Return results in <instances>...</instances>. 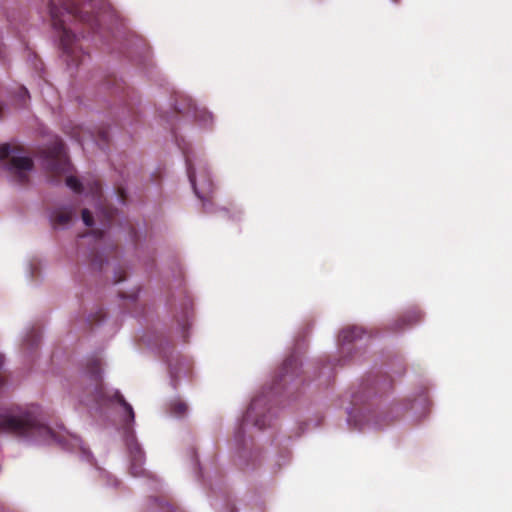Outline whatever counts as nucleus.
I'll use <instances>...</instances> for the list:
<instances>
[{
	"label": "nucleus",
	"instance_id": "nucleus-5",
	"mask_svg": "<svg viewBox=\"0 0 512 512\" xmlns=\"http://www.w3.org/2000/svg\"><path fill=\"white\" fill-rule=\"evenodd\" d=\"M47 169L54 174H62L69 170V161L65 144L61 140L55 141L44 151Z\"/></svg>",
	"mask_w": 512,
	"mask_h": 512
},
{
	"label": "nucleus",
	"instance_id": "nucleus-13",
	"mask_svg": "<svg viewBox=\"0 0 512 512\" xmlns=\"http://www.w3.org/2000/svg\"><path fill=\"white\" fill-rule=\"evenodd\" d=\"M187 405L183 401L175 400L170 403V412L176 417H182L187 412Z\"/></svg>",
	"mask_w": 512,
	"mask_h": 512
},
{
	"label": "nucleus",
	"instance_id": "nucleus-3",
	"mask_svg": "<svg viewBox=\"0 0 512 512\" xmlns=\"http://www.w3.org/2000/svg\"><path fill=\"white\" fill-rule=\"evenodd\" d=\"M22 152L23 148L20 146L11 147L8 143L0 145V160L10 158L6 169L20 185L28 183V172L34 167L33 160L28 156H21Z\"/></svg>",
	"mask_w": 512,
	"mask_h": 512
},
{
	"label": "nucleus",
	"instance_id": "nucleus-24",
	"mask_svg": "<svg viewBox=\"0 0 512 512\" xmlns=\"http://www.w3.org/2000/svg\"><path fill=\"white\" fill-rule=\"evenodd\" d=\"M373 392L376 394L378 392L381 391V388L379 387V381H375L373 383V388H372Z\"/></svg>",
	"mask_w": 512,
	"mask_h": 512
},
{
	"label": "nucleus",
	"instance_id": "nucleus-11",
	"mask_svg": "<svg viewBox=\"0 0 512 512\" xmlns=\"http://www.w3.org/2000/svg\"><path fill=\"white\" fill-rule=\"evenodd\" d=\"M298 367V360L295 356H290L286 358L284 361L281 371H280V379L279 381H286V377H288L290 374H293L294 371Z\"/></svg>",
	"mask_w": 512,
	"mask_h": 512
},
{
	"label": "nucleus",
	"instance_id": "nucleus-14",
	"mask_svg": "<svg viewBox=\"0 0 512 512\" xmlns=\"http://www.w3.org/2000/svg\"><path fill=\"white\" fill-rule=\"evenodd\" d=\"M86 187L94 199H96L97 201L101 200V184L98 180L86 182Z\"/></svg>",
	"mask_w": 512,
	"mask_h": 512
},
{
	"label": "nucleus",
	"instance_id": "nucleus-21",
	"mask_svg": "<svg viewBox=\"0 0 512 512\" xmlns=\"http://www.w3.org/2000/svg\"><path fill=\"white\" fill-rule=\"evenodd\" d=\"M137 292H138V290H132V293H131V294H129V295H127V294H125V293H123V292H120V293H119V296H120L121 298H123V299H125V298H129V299H131L132 301H135V300L137 299V297H138Z\"/></svg>",
	"mask_w": 512,
	"mask_h": 512
},
{
	"label": "nucleus",
	"instance_id": "nucleus-20",
	"mask_svg": "<svg viewBox=\"0 0 512 512\" xmlns=\"http://www.w3.org/2000/svg\"><path fill=\"white\" fill-rule=\"evenodd\" d=\"M175 109L180 112V113H186V112H189L190 110L194 109V104L192 103V100H188V104H187V107L185 108H180L178 105L175 106Z\"/></svg>",
	"mask_w": 512,
	"mask_h": 512
},
{
	"label": "nucleus",
	"instance_id": "nucleus-25",
	"mask_svg": "<svg viewBox=\"0 0 512 512\" xmlns=\"http://www.w3.org/2000/svg\"><path fill=\"white\" fill-rule=\"evenodd\" d=\"M4 364V356L0 354V369L2 368ZM4 381L3 379L0 377V387L3 385Z\"/></svg>",
	"mask_w": 512,
	"mask_h": 512
},
{
	"label": "nucleus",
	"instance_id": "nucleus-6",
	"mask_svg": "<svg viewBox=\"0 0 512 512\" xmlns=\"http://www.w3.org/2000/svg\"><path fill=\"white\" fill-rule=\"evenodd\" d=\"M267 398L264 395L256 396L252 399L245 415L243 423L245 425L252 424L259 430L264 429L269 425L267 411Z\"/></svg>",
	"mask_w": 512,
	"mask_h": 512
},
{
	"label": "nucleus",
	"instance_id": "nucleus-28",
	"mask_svg": "<svg viewBox=\"0 0 512 512\" xmlns=\"http://www.w3.org/2000/svg\"><path fill=\"white\" fill-rule=\"evenodd\" d=\"M358 402H359V398H358V396H357V395H354V397H353V403H354V405H357V404H358Z\"/></svg>",
	"mask_w": 512,
	"mask_h": 512
},
{
	"label": "nucleus",
	"instance_id": "nucleus-32",
	"mask_svg": "<svg viewBox=\"0 0 512 512\" xmlns=\"http://www.w3.org/2000/svg\"><path fill=\"white\" fill-rule=\"evenodd\" d=\"M2 117V107L0 106V118Z\"/></svg>",
	"mask_w": 512,
	"mask_h": 512
},
{
	"label": "nucleus",
	"instance_id": "nucleus-9",
	"mask_svg": "<svg viewBox=\"0 0 512 512\" xmlns=\"http://www.w3.org/2000/svg\"><path fill=\"white\" fill-rule=\"evenodd\" d=\"M76 208L73 206H63L56 208L51 213V223L54 227H63L69 224L75 215Z\"/></svg>",
	"mask_w": 512,
	"mask_h": 512
},
{
	"label": "nucleus",
	"instance_id": "nucleus-4",
	"mask_svg": "<svg viewBox=\"0 0 512 512\" xmlns=\"http://www.w3.org/2000/svg\"><path fill=\"white\" fill-rule=\"evenodd\" d=\"M90 377L96 383L97 393L101 398H106L110 402L118 403L125 412L124 427L127 432L132 431V425L135 420V413L132 406L125 400L123 395L118 391H114L111 395L105 396L101 384V364L99 360H93L88 365Z\"/></svg>",
	"mask_w": 512,
	"mask_h": 512
},
{
	"label": "nucleus",
	"instance_id": "nucleus-17",
	"mask_svg": "<svg viewBox=\"0 0 512 512\" xmlns=\"http://www.w3.org/2000/svg\"><path fill=\"white\" fill-rule=\"evenodd\" d=\"M196 117L203 123L204 126H207L212 122V115L204 110L199 114H196Z\"/></svg>",
	"mask_w": 512,
	"mask_h": 512
},
{
	"label": "nucleus",
	"instance_id": "nucleus-23",
	"mask_svg": "<svg viewBox=\"0 0 512 512\" xmlns=\"http://www.w3.org/2000/svg\"><path fill=\"white\" fill-rule=\"evenodd\" d=\"M105 217H106L108 220H111V219L114 217V209H112V208H106V209H105Z\"/></svg>",
	"mask_w": 512,
	"mask_h": 512
},
{
	"label": "nucleus",
	"instance_id": "nucleus-10",
	"mask_svg": "<svg viewBox=\"0 0 512 512\" xmlns=\"http://www.w3.org/2000/svg\"><path fill=\"white\" fill-rule=\"evenodd\" d=\"M363 333L364 330L358 326H349L343 328L338 337L342 351H344L346 345L353 343L357 339H360Z\"/></svg>",
	"mask_w": 512,
	"mask_h": 512
},
{
	"label": "nucleus",
	"instance_id": "nucleus-8",
	"mask_svg": "<svg viewBox=\"0 0 512 512\" xmlns=\"http://www.w3.org/2000/svg\"><path fill=\"white\" fill-rule=\"evenodd\" d=\"M421 319V312L417 309H411L400 315L396 320H394L388 326V329L393 332H399L420 322Z\"/></svg>",
	"mask_w": 512,
	"mask_h": 512
},
{
	"label": "nucleus",
	"instance_id": "nucleus-22",
	"mask_svg": "<svg viewBox=\"0 0 512 512\" xmlns=\"http://www.w3.org/2000/svg\"><path fill=\"white\" fill-rule=\"evenodd\" d=\"M118 194H119V199L121 200V202L125 203L126 198H127L125 190L123 188H119L118 189Z\"/></svg>",
	"mask_w": 512,
	"mask_h": 512
},
{
	"label": "nucleus",
	"instance_id": "nucleus-27",
	"mask_svg": "<svg viewBox=\"0 0 512 512\" xmlns=\"http://www.w3.org/2000/svg\"><path fill=\"white\" fill-rule=\"evenodd\" d=\"M384 383H385V385H386L387 387H391V386H392V382H391V380H387V379H385V380H384Z\"/></svg>",
	"mask_w": 512,
	"mask_h": 512
},
{
	"label": "nucleus",
	"instance_id": "nucleus-29",
	"mask_svg": "<svg viewBox=\"0 0 512 512\" xmlns=\"http://www.w3.org/2000/svg\"><path fill=\"white\" fill-rule=\"evenodd\" d=\"M3 45L0 43V58L3 57Z\"/></svg>",
	"mask_w": 512,
	"mask_h": 512
},
{
	"label": "nucleus",
	"instance_id": "nucleus-30",
	"mask_svg": "<svg viewBox=\"0 0 512 512\" xmlns=\"http://www.w3.org/2000/svg\"><path fill=\"white\" fill-rule=\"evenodd\" d=\"M126 278L125 274L119 276L117 282L123 281Z\"/></svg>",
	"mask_w": 512,
	"mask_h": 512
},
{
	"label": "nucleus",
	"instance_id": "nucleus-1",
	"mask_svg": "<svg viewBox=\"0 0 512 512\" xmlns=\"http://www.w3.org/2000/svg\"><path fill=\"white\" fill-rule=\"evenodd\" d=\"M0 432L16 437L56 443L65 449L80 445L77 436L64 435L47 426L34 408L10 407L0 410Z\"/></svg>",
	"mask_w": 512,
	"mask_h": 512
},
{
	"label": "nucleus",
	"instance_id": "nucleus-18",
	"mask_svg": "<svg viewBox=\"0 0 512 512\" xmlns=\"http://www.w3.org/2000/svg\"><path fill=\"white\" fill-rule=\"evenodd\" d=\"M82 220L84 224L88 227H91L94 224L93 216L88 209L82 210Z\"/></svg>",
	"mask_w": 512,
	"mask_h": 512
},
{
	"label": "nucleus",
	"instance_id": "nucleus-31",
	"mask_svg": "<svg viewBox=\"0 0 512 512\" xmlns=\"http://www.w3.org/2000/svg\"><path fill=\"white\" fill-rule=\"evenodd\" d=\"M363 392H365V393L367 392L368 394L371 393L370 390L368 389V386L363 387Z\"/></svg>",
	"mask_w": 512,
	"mask_h": 512
},
{
	"label": "nucleus",
	"instance_id": "nucleus-7",
	"mask_svg": "<svg viewBox=\"0 0 512 512\" xmlns=\"http://www.w3.org/2000/svg\"><path fill=\"white\" fill-rule=\"evenodd\" d=\"M186 166H187V175L189 178V181L193 187V190L196 194V196L203 202L205 205V202L210 201L213 193V183L210 177L203 176L201 182H197L196 179V173L195 169L190 161L189 158L186 159Z\"/></svg>",
	"mask_w": 512,
	"mask_h": 512
},
{
	"label": "nucleus",
	"instance_id": "nucleus-16",
	"mask_svg": "<svg viewBox=\"0 0 512 512\" xmlns=\"http://www.w3.org/2000/svg\"><path fill=\"white\" fill-rule=\"evenodd\" d=\"M40 339V332L35 329H32L30 333L27 335L25 342L28 346L33 347L34 345H38Z\"/></svg>",
	"mask_w": 512,
	"mask_h": 512
},
{
	"label": "nucleus",
	"instance_id": "nucleus-12",
	"mask_svg": "<svg viewBox=\"0 0 512 512\" xmlns=\"http://www.w3.org/2000/svg\"><path fill=\"white\" fill-rule=\"evenodd\" d=\"M131 455L133 474L137 475L141 472V465L144 457L142 450L137 444L131 448Z\"/></svg>",
	"mask_w": 512,
	"mask_h": 512
},
{
	"label": "nucleus",
	"instance_id": "nucleus-19",
	"mask_svg": "<svg viewBox=\"0 0 512 512\" xmlns=\"http://www.w3.org/2000/svg\"><path fill=\"white\" fill-rule=\"evenodd\" d=\"M103 264H104V261H103L101 258H99V257H95V258L92 260V262H91V266H92V268H94V269H99V270H101V269H102Z\"/></svg>",
	"mask_w": 512,
	"mask_h": 512
},
{
	"label": "nucleus",
	"instance_id": "nucleus-15",
	"mask_svg": "<svg viewBox=\"0 0 512 512\" xmlns=\"http://www.w3.org/2000/svg\"><path fill=\"white\" fill-rule=\"evenodd\" d=\"M66 185L76 193L83 191V184L74 176L67 177Z\"/></svg>",
	"mask_w": 512,
	"mask_h": 512
},
{
	"label": "nucleus",
	"instance_id": "nucleus-2",
	"mask_svg": "<svg viewBox=\"0 0 512 512\" xmlns=\"http://www.w3.org/2000/svg\"><path fill=\"white\" fill-rule=\"evenodd\" d=\"M49 11L53 27L60 33V42L63 53L66 55L68 66H79L83 63L85 55L78 46L76 35L65 27L64 15L89 23L93 14L84 11L75 0H49Z\"/></svg>",
	"mask_w": 512,
	"mask_h": 512
},
{
	"label": "nucleus",
	"instance_id": "nucleus-26",
	"mask_svg": "<svg viewBox=\"0 0 512 512\" xmlns=\"http://www.w3.org/2000/svg\"><path fill=\"white\" fill-rule=\"evenodd\" d=\"M168 511L169 512H179V508L176 507L175 505L171 504V505L168 506Z\"/></svg>",
	"mask_w": 512,
	"mask_h": 512
}]
</instances>
